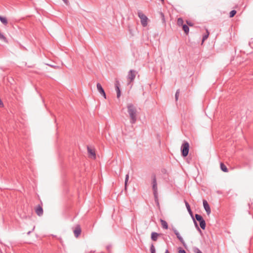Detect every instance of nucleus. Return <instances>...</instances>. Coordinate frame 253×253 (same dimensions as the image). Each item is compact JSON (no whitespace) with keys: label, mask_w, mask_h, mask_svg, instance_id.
Segmentation results:
<instances>
[{"label":"nucleus","mask_w":253,"mask_h":253,"mask_svg":"<svg viewBox=\"0 0 253 253\" xmlns=\"http://www.w3.org/2000/svg\"><path fill=\"white\" fill-rule=\"evenodd\" d=\"M128 178H129V174H128V173H127V174L126 175L125 181V187H126H126L127 183V181H128Z\"/></svg>","instance_id":"cd10ccee"},{"label":"nucleus","mask_w":253,"mask_h":253,"mask_svg":"<svg viewBox=\"0 0 253 253\" xmlns=\"http://www.w3.org/2000/svg\"><path fill=\"white\" fill-rule=\"evenodd\" d=\"M237 11L235 10H232L230 12L229 17L230 18L233 17L236 14Z\"/></svg>","instance_id":"a878e982"},{"label":"nucleus","mask_w":253,"mask_h":253,"mask_svg":"<svg viewBox=\"0 0 253 253\" xmlns=\"http://www.w3.org/2000/svg\"><path fill=\"white\" fill-rule=\"evenodd\" d=\"M48 66L52 67V68H54L55 69H57V68H59V66H54V65H50V64H47Z\"/></svg>","instance_id":"f704fd0d"},{"label":"nucleus","mask_w":253,"mask_h":253,"mask_svg":"<svg viewBox=\"0 0 253 253\" xmlns=\"http://www.w3.org/2000/svg\"><path fill=\"white\" fill-rule=\"evenodd\" d=\"M128 29L130 34H131V36H133V30L131 28L130 26L129 25L128 26Z\"/></svg>","instance_id":"c756f323"},{"label":"nucleus","mask_w":253,"mask_h":253,"mask_svg":"<svg viewBox=\"0 0 253 253\" xmlns=\"http://www.w3.org/2000/svg\"><path fill=\"white\" fill-rule=\"evenodd\" d=\"M165 253H169L168 250H166Z\"/></svg>","instance_id":"4c0bfd02"},{"label":"nucleus","mask_w":253,"mask_h":253,"mask_svg":"<svg viewBox=\"0 0 253 253\" xmlns=\"http://www.w3.org/2000/svg\"><path fill=\"white\" fill-rule=\"evenodd\" d=\"M193 251H194V252L195 253H203L200 250L197 248V247H195L193 249Z\"/></svg>","instance_id":"c85d7f7f"},{"label":"nucleus","mask_w":253,"mask_h":253,"mask_svg":"<svg viewBox=\"0 0 253 253\" xmlns=\"http://www.w3.org/2000/svg\"><path fill=\"white\" fill-rule=\"evenodd\" d=\"M177 24L178 26H182L183 24V20L182 18L180 17L177 19Z\"/></svg>","instance_id":"4be33fe9"},{"label":"nucleus","mask_w":253,"mask_h":253,"mask_svg":"<svg viewBox=\"0 0 253 253\" xmlns=\"http://www.w3.org/2000/svg\"><path fill=\"white\" fill-rule=\"evenodd\" d=\"M3 106V104L1 100L0 99V107H2Z\"/></svg>","instance_id":"c9c22d12"},{"label":"nucleus","mask_w":253,"mask_h":253,"mask_svg":"<svg viewBox=\"0 0 253 253\" xmlns=\"http://www.w3.org/2000/svg\"><path fill=\"white\" fill-rule=\"evenodd\" d=\"M173 232H174L175 234H176V233H177V232H178V231L176 229H173Z\"/></svg>","instance_id":"e433bc0d"},{"label":"nucleus","mask_w":253,"mask_h":253,"mask_svg":"<svg viewBox=\"0 0 253 253\" xmlns=\"http://www.w3.org/2000/svg\"><path fill=\"white\" fill-rule=\"evenodd\" d=\"M73 231H74L75 236L76 238L78 237L79 236V235L81 234V231H82L80 225H77L76 226L75 229H74Z\"/></svg>","instance_id":"1a4fd4ad"},{"label":"nucleus","mask_w":253,"mask_h":253,"mask_svg":"<svg viewBox=\"0 0 253 253\" xmlns=\"http://www.w3.org/2000/svg\"><path fill=\"white\" fill-rule=\"evenodd\" d=\"M207 31V34L203 36L202 38V42H204L206 40H207L209 36V32L208 30Z\"/></svg>","instance_id":"393cba45"},{"label":"nucleus","mask_w":253,"mask_h":253,"mask_svg":"<svg viewBox=\"0 0 253 253\" xmlns=\"http://www.w3.org/2000/svg\"><path fill=\"white\" fill-rule=\"evenodd\" d=\"M184 203L185 204V206H186V208L187 209V211H188L189 213L190 214L191 217L192 218L194 217V216H193V212H192V211L191 210L190 206L189 203L186 200L184 201Z\"/></svg>","instance_id":"f8f14e48"},{"label":"nucleus","mask_w":253,"mask_h":253,"mask_svg":"<svg viewBox=\"0 0 253 253\" xmlns=\"http://www.w3.org/2000/svg\"><path fill=\"white\" fill-rule=\"evenodd\" d=\"M189 151V144L187 141H184L181 147V155L183 157H186Z\"/></svg>","instance_id":"f03ea898"},{"label":"nucleus","mask_w":253,"mask_h":253,"mask_svg":"<svg viewBox=\"0 0 253 253\" xmlns=\"http://www.w3.org/2000/svg\"><path fill=\"white\" fill-rule=\"evenodd\" d=\"M179 93V89H177L176 90V92L175 95V98L176 101H177L178 100Z\"/></svg>","instance_id":"7c9ffc66"},{"label":"nucleus","mask_w":253,"mask_h":253,"mask_svg":"<svg viewBox=\"0 0 253 253\" xmlns=\"http://www.w3.org/2000/svg\"><path fill=\"white\" fill-rule=\"evenodd\" d=\"M161 15H162V16L163 17H164V14H163V13H161Z\"/></svg>","instance_id":"a19ab883"},{"label":"nucleus","mask_w":253,"mask_h":253,"mask_svg":"<svg viewBox=\"0 0 253 253\" xmlns=\"http://www.w3.org/2000/svg\"><path fill=\"white\" fill-rule=\"evenodd\" d=\"M111 247H112V246H111V245H108V246H107V247H106V249L107 250V251H108L109 252H110Z\"/></svg>","instance_id":"72a5a7b5"},{"label":"nucleus","mask_w":253,"mask_h":253,"mask_svg":"<svg viewBox=\"0 0 253 253\" xmlns=\"http://www.w3.org/2000/svg\"><path fill=\"white\" fill-rule=\"evenodd\" d=\"M127 113L130 118V123L134 124L137 121V109L132 103H128L127 105Z\"/></svg>","instance_id":"f257e3e1"},{"label":"nucleus","mask_w":253,"mask_h":253,"mask_svg":"<svg viewBox=\"0 0 253 253\" xmlns=\"http://www.w3.org/2000/svg\"><path fill=\"white\" fill-rule=\"evenodd\" d=\"M115 89L117 92V97L118 98H119V97L121 96V90L120 88V83L119 81H116L115 84Z\"/></svg>","instance_id":"9d476101"},{"label":"nucleus","mask_w":253,"mask_h":253,"mask_svg":"<svg viewBox=\"0 0 253 253\" xmlns=\"http://www.w3.org/2000/svg\"><path fill=\"white\" fill-rule=\"evenodd\" d=\"M160 235V234H159L157 232H153L151 233V239L153 241H157L158 240V238Z\"/></svg>","instance_id":"9b49d317"},{"label":"nucleus","mask_w":253,"mask_h":253,"mask_svg":"<svg viewBox=\"0 0 253 253\" xmlns=\"http://www.w3.org/2000/svg\"><path fill=\"white\" fill-rule=\"evenodd\" d=\"M35 212L36 214L39 216H41L42 215L43 211V209L42 208V203L41 202V205H38L36 208H35Z\"/></svg>","instance_id":"39448f33"},{"label":"nucleus","mask_w":253,"mask_h":253,"mask_svg":"<svg viewBox=\"0 0 253 253\" xmlns=\"http://www.w3.org/2000/svg\"><path fill=\"white\" fill-rule=\"evenodd\" d=\"M137 72L134 70H130L127 75V79L129 80V82H133L135 78Z\"/></svg>","instance_id":"20e7f679"},{"label":"nucleus","mask_w":253,"mask_h":253,"mask_svg":"<svg viewBox=\"0 0 253 253\" xmlns=\"http://www.w3.org/2000/svg\"><path fill=\"white\" fill-rule=\"evenodd\" d=\"M195 217L196 219V220H197L199 222V223L204 221L205 220L204 219L203 217L202 216V215L199 214H195Z\"/></svg>","instance_id":"2eb2a0df"},{"label":"nucleus","mask_w":253,"mask_h":253,"mask_svg":"<svg viewBox=\"0 0 253 253\" xmlns=\"http://www.w3.org/2000/svg\"><path fill=\"white\" fill-rule=\"evenodd\" d=\"M200 226L203 230H205L206 226L205 220L200 223Z\"/></svg>","instance_id":"b1692460"},{"label":"nucleus","mask_w":253,"mask_h":253,"mask_svg":"<svg viewBox=\"0 0 253 253\" xmlns=\"http://www.w3.org/2000/svg\"><path fill=\"white\" fill-rule=\"evenodd\" d=\"M182 29L186 35H187L189 33V28L188 25L184 24L182 26Z\"/></svg>","instance_id":"aec40b11"},{"label":"nucleus","mask_w":253,"mask_h":253,"mask_svg":"<svg viewBox=\"0 0 253 253\" xmlns=\"http://www.w3.org/2000/svg\"><path fill=\"white\" fill-rule=\"evenodd\" d=\"M65 3H67V0H62Z\"/></svg>","instance_id":"58836bf2"},{"label":"nucleus","mask_w":253,"mask_h":253,"mask_svg":"<svg viewBox=\"0 0 253 253\" xmlns=\"http://www.w3.org/2000/svg\"><path fill=\"white\" fill-rule=\"evenodd\" d=\"M203 203L204 208L207 214L209 215L211 212V208L210 207V206H209L208 202L206 200H203Z\"/></svg>","instance_id":"6e6552de"},{"label":"nucleus","mask_w":253,"mask_h":253,"mask_svg":"<svg viewBox=\"0 0 253 253\" xmlns=\"http://www.w3.org/2000/svg\"><path fill=\"white\" fill-rule=\"evenodd\" d=\"M162 2L164 1V0H161Z\"/></svg>","instance_id":"79ce46f5"},{"label":"nucleus","mask_w":253,"mask_h":253,"mask_svg":"<svg viewBox=\"0 0 253 253\" xmlns=\"http://www.w3.org/2000/svg\"><path fill=\"white\" fill-rule=\"evenodd\" d=\"M150 252L151 253H156L155 248L153 244H151L150 247Z\"/></svg>","instance_id":"bb28decb"},{"label":"nucleus","mask_w":253,"mask_h":253,"mask_svg":"<svg viewBox=\"0 0 253 253\" xmlns=\"http://www.w3.org/2000/svg\"><path fill=\"white\" fill-rule=\"evenodd\" d=\"M87 152H88V154H89L90 155L92 156L93 157L94 159H95L96 155H95V151L92 150V149H91L89 146L87 147Z\"/></svg>","instance_id":"4468645a"},{"label":"nucleus","mask_w":253,"mask_h":253,"mask_svg":"<svg viewBox=\"0 0 253 253\" xmlns=\"http://www.w3.org/2000/svg\"><path fill=\"white\" fill-rule=\"evenodd\" d=\"M0 21L5 26H6L8 24V21L6 17H3L0 15Z\"/></svg>","instance_id":"a211bd4d"},{"label":"nucleus","mask_w":253,"mask_h":253,"mask_svg":"<svg viewBox=\"0 0 253 253\" xmlns=\"http://www.w3.org/2000/svg\"><path fill=\"white\" fill-rule=\"evenodd\" d=\"M175 235L176 236L177 239L179 240V241L182 244L183 246L185 247L186 244H185L184 241L183 240V238H182V237L179 234V232H177V233H176Z\"/></svg>","instance_id":"ddd939ff"},{"label":"nucleus","mask_w":253,"mask_h":253,"mask_svg":"<svg viewBox=\"0 0 253 253\" xmlns=\"http://www.w3.org/2000/svg\"><path fill=\"white\" fill-rule=\"evenodd\" d=\"M138 16L141 20V23L143 27H146L147 25L148 18L142 12H138Z\"/></svg>","instance_id":"7ed1b4c3"},{"label":"nucleus","mask_w":253,"mask_h":253,"mask_svg":"<svg viewBox=\"0 0 253 253\" xmlns=\"http://www.w3.org/2000/svg\"><path fill=\"white\" fill-rule=\"evenodd\" d=\"M186 23L189 26H192L193 25V24L191 22L188 20L186 21Z\"/></svg>","instance_id":"2f4dec72"},{"label":"nucleus","mask_w":253,"mask_h":253,"mask_svg":"<svg viewBox=\"0 0 253 253\" xmlns=\"http://www.w3.org/2000/svg\"><path fill=\"white\" fill-rule=\"evenodd\" d=\"M151 178H152V185H156L157 184V178L156 176L155 173H152L151 174Z\"/></svg>","instance_id":"f3484780"},{"label":"nucleus","mask_w":253,"mask_h":253,"mask_svg":"<svg viewBox=\"0 0 253 253\" xmlns=\"http://www.w3.org/2000/svg\"><path fill=\"white\" fill-rule=\"evenodd\" d=\"M220 169L222 171L225 172H227L228 171V169L227 168L226 166L222 163H221L220 164Z\"/></svg>","instance_id":"6ab92c4d"},{"label":"nucleus","mask_w":253,"mask_h":253,"mask_svg":"<svg viewBox=\"0 0 253 253\" xmlns=\"http://www.w3.org/2000/svg\"><path fill=\"white\" fill-rule=\"evenodd\" d=\"M96 86H97V90L99 91V92L102 95H103V96L104 97V98H106V93H105V91H104V89L103 88L101 84L100 83H98L97 84Z\"/></svg>","instance_id":"0eeeda50"},{"label":"nucleus","mask_w":253,"mask_h":253,"mask_svg":"<svg viewBox=\"0 0 253 253\" xmlns=\"http://www.w3.org/2000/svg\"><path fill=\"white\" fill-rule=\"evenodd\" d=\"M160 222L161 223L162 227L165 229H167L168 228V225L167 222L162 219H160Z\"/></svg>","instance_id":"dca6fc26"},{"label":"nucleus","mask_w":253,"mask_h":253,"mask_svg":"<svg viewBox=\"0 0 253 253\" xmlns=\"http://www.w3.org/2000/svg\"><path fill=\"white\" fill-rule=\"evenodd\" d=\"M178 253H186L184 250L182 249L181 248H180V249L178 251Z\"/></svg>","instance_id":"473e14b6"},{"label":"nucleus","mask_w":253,"mask_h":253,"mask_svg":"<svg viewBox=\"0 0 253 253\" xmlns=\"http://www.w3.org/2000/svg\"><path fill=\"white\" fill-rule=\"evenodd\" d=\"M31 231H29L28 233H27V234L28 235H29L30 233H31Z\"/></svg>","instance_id":"ea45409f"},{"label":"nucleus","mask_w":253,"mask_h":253,"mask_svg":"<svg viewBox=\"0 0 253 253\" xmlns=\"http://www.w3.org/2000/svg\"><path fill=\"white\" fill-rule=\"evenodd\" d=\"M193 220V222H194V223L195 224V227L196 228L197 230L200 232V233H202V231L200 229V228H199L198 224H197V222L196 221V220H195V218L194 217H193L192 218Z\"/></svg>","instance_id":"412c9836"},{"label":"nucleus","mask_w":253,"mask_h":253,"mask_svg":"<svg viewBox=\"0 0 253 253\" xmlns=\"http://www.w3.org/2000/svg\"><path fill=\"white\" fill-rule=\"evenodd\" d=\"M0 40L2 41L5 42H7V39L5 38V37L0 32Z\"/></svg>","instance_id":"5701e85b"},{"label":"nucleus","mask_w":253,"mask_h":253,"mask_svg":"<svg viewBox=\"0 0 253 253\" xmlns=\"http://www.w3.org/2000/svg\"><path fill=\"white\" fill-rule=\"evenodd\" d=\"M152 189L153 191V194L155 198V202H157L158 203V187H157V184L156 185H152Z\"/></svg>","instance_id":"423d86ee"}]
</instances>
